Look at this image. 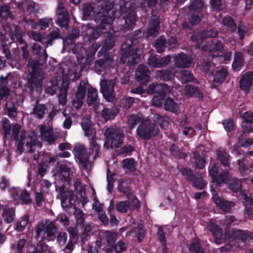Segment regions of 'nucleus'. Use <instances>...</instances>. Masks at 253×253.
Listing matches in <instances>:
<instances>
[{
  "label": "nucleus",
  "mask_w": 253,
  "mask_h": 253,
  "mask_svg": "<svg viewBox=\"0 0 253 253\" xmlns=\"http://www.w3.org/2000/svg\"><path fill=\"white\" fill-rule=\"evenodd\" d=\"M69 21L68 12L67 11L62 12L59 14L56 23L61 28L67 29L68 28Z\"/></svg>",
  "instance_id": "obj_33"
},
{
  "label": "nucleus",
  "mask_w": 253,
  "mask_h": 253,
  "mask_svg": "<svg viewBox=\"0 0 253 253\" xmlns=\"http://www.w3.org/2000/svg\"><path fill=\"white\" fill-rule=\"evenodd\" d=\"M204 6V1L203 0H191L189 6V11L202 13Z\"/></svg>",
  "instance_id": "obj_35"
},
{
  "label": "nucleus",
  "mask_w": 253,
  "mask_h": 253,
  "mask_svg": "<svg viewBox=\"0 0 253 253\" xmlns=\"http://www.w3.org/2000/svg\"><path fill=\"white\" fill-rule=\"evenodd\" d=\"M227 184L228 188L234 193H237L241 187L240 180L236 178H232L228 181Z\"/></svg>",
  "instance_id": "obj_49"
},
{
  "label": "nucleus",
  "mask_w": 253,
  "mask_h": 253,
  "mask_svg": "<svg viewBox=\"0 0 253 253\" xmlns=\"http://www.w3.org/2000/svg\"><path fill=\"white\" fill-rule=\"evenodd\" d=\"M191 182L193 187L199 190L204 189L207 184L206 181L200 174H196Z\"/></svg>",
  "instance_id": "obj_40"
},
{
  "label": "nucleus",
  "mask_w": 253,
  "mask_h": 253,
  "mask_svg": "<svg viewBox=\"0 0 253 253\" xmlns=\"http://www.w3.org/2000/svg\"><path fill=\"white\" fill-rule=\"evenodd\" d=\"M19 199L22 205H28L32 203L30 194L26 189L21 192Z\"/></svg>",
  "instance_id": "obj_60"
},
{
  "label": "nucleus",
  "mask_w": 253,
  "mask_h": 253,
  "mask_svg": "<svg viewBox=\"0 0 253 253\" xmlns=\"http://www.w3.org/2000/svg\"><path fill=\"white\" fill-rule=\"evenodd\" d=\"M130 204L128 201H121L116 205V210L123 213L126 212Z\"/></svg>",
  "instance_id": "obj_64"
},
{
  "label": "nucleus",
  "mask_w": 253,
  "mask_h": 253,
  "mask_svg": "<svg viewBox=\"0 0 253 253\" xmlns=\"http://www.w3.org/2000/svg\"><path fill=\"white\" fill-rule=\"evenodd\" d=\"M5 110L10 118H14L17 115V108L13 102H8L5 104Z\"/></svg>",
  "instance_id": "obj_42"
},
{
  "label": "nucleus",
  "mask_w": 253,
  "mask_h": 253,
  "mask_svg": "<svg viewBox=\"0 0 253 253\" xmlns=\"http://www.w3.org/2000/svg\"><path fill=\"white\" fill-rule=\"evenodd\" d=\"M222 24L231 32H234L237 28V24L230 16H226L222 19Z\"/></svg>",
  "instance_id": "obj_45"
},
{
  "label": "nucleus",
  "mask_w": 253,
  "mask_h": 253,
  "mask_svg": "<svg viewBox=\"0 0 253 253\" xmlns=\"http://www.w3.org/2000/svg\"><path fill=\"white\" fill-rule=\"evenodd\" d=\"M253 81V72L248 71L243 74L239 81V87L245 93L249 92Z\"/></svg>",
  "instance_id": "obj_14"
},
{
  "label": "nucleus",
  "mask_w": 253,
  "mask_h": 253,
  "mask_svg": "<svg viewBox=\"0 0 253 253\" xmlns=\"http://www.w3.org/2000/svg\"><path fill=\"white\" fill-rule=\"evenodd\" d=\"M98 15H96L95 20L96 22H100V23L96 26H88L86 31L85 38L90 43L99 38L101 33H103L107 27H110L114 20L112 17L104 15L102 16L100 19H98Z\"/></svg>",
  "instance_id": "obj_3"
},
{
  "label": "nucleus",
  "mask_w": 253,
  "mask_h": 253,
  "mask_svg": "<svg viewBox=\"0 0 253 253\" xmlns=\"http://www.w3.org/2000/svg\"><path fill=\"white\" fill-rule=\"evenodd\" d=\"M194 76L193 74L188 70H183L180 73V81L182 83L185 84L193 81Z\"/></svg>",
  "instance_id": "obj_62"
},
{
  "label": "nucleus",
  "mask_w": 253,
  "mask_h": 253,
  "mask_svg": "<svg viewBox=\"0 0 253 253\" xmlns=\"http://www.w3.org/2000/svg\"><path fill=\"white\" fill-rule=\"evenodd\" d=\"M104 146L107 149L119 148L124 142L125 135L124 130L118 127H107L105 131Z\"/></svg>",
  "instance_id": "obj_4"
},
{
  "label": "nucleus",
  "mask_w": 253,
  "mask_h": 253,
  "mask_svg": "<svg viewBox=\"0 0 253 253\" xmlns=\"http://www.w3.org/2000/svg\"><path fill=\"white\" fill-rule=\"evenodd\" d=\"M158 126L150 120H143L138 126L136 134L142 140L148 141L159 134Z\"/></svg>",
  "instance_id": "obj_5"
},
{
  "label": "nucleus",
  "mask_w": 253,
  "mask_h": 253,
  "mask_svg": "<svg viewBox=\"0 0 253 253\" xmlns=\"http://www.w3.org/2000/svg\"><path fill=\"white\" fill-rule=\"evenodd\" d=\"M150 72L148 68L144 64L139 65L135 72L136 81L142 84L146 85L149 81Z\"/></svg>",
  "instance_id": "obj_11"
},
{
  "label": "nucleus",
  "mask_w": 253,
  "mask_h": 253,
  "mask_svg": "<svg viewBox=\"0 0 253 253\" xmlns=\"http://www.w3.org/2000/svg\"><path fill=\"white\" fill-rule=\"evenodd\" d=\"M202 13L200 12H193L189 11L188 14V17L189 23L192 25H196L198 24L201 21V17Z\"/></svg>",
  "instance_id": "obj_47"
},
{
  "label": "nucleus",
  "mask_w": 253,
  "mask_h": 253,
  "mask_svg": "<svg viewBox=\"0 0 253 253\" xmlns=\"http://www.w3.org/2000/svg\"><path fill=\"white\" fill-rule=\"evenodd\" d=\"M74 214L75 215L77 224L81 225V226H83L84 225V222L85 221V219L84 217V214L83 212L79 209H78L76 207H75V208H74Z\"/></svg>",
  "instance_id": "obj_57"
},
{
  "label": "nucleus",
  "mask_w": 253,
  "mask_h": 253,
  "mask_svg": "<svg viewBox=\"0 0 253 253\" xmlns=\"http://www.w3.org/2000/svg\"><path fill=\"white\" fill-rule=\"evenodd\" d=\"M207 227L212 233L216 243L220 244L224 242L225 239L223 238V230L218 225L213 223H210L208 224Z\"/></svg>",
  "instance_id": "obj_18"
},
{
  "label": "nucleus",
  "mask_w": 253,
  "mask_h": 253,
  "mask_svg": "<svg viewBox=\"0 0 253 253\" xmlns=\"http://www.w3.org/2000/svg\"><path fill=\"white\" fill-rule=\"evenodd\" d=\"M116 83V80L114 79H103L100 82V92L103 97L109 102L113 101L115 99L114 87Z\"/></svg>",
  "instance_id": "obj_7"
},
{
  "label": "nucleus",
  "mask_w": 253,
  "mask_h": 253,
  "mask_svg": "<svg viewBox=\"0 0 253 253\" xmlns=\"http://www.w3.org/2000/svg\"><path fill=\"white\" fill-rule=\"evenodd\" d=\"M122 165L123 168L129 172H134L136 170V162L133 158L123 160L122 161Z\"/></svg>",
  "instance_id": "obj_38"
},
{
  "label": "nucleus",
  "mask_w": 253,
  "mask_h": 253,
  "mask_svg": "<svg viewBox=\"0 0 253 253\" xmlns=\"http://www.w3.org/2000/svg\"><path fill=\"white\" fill-rule=\"evenodd\" d=\"M60 174L62 175V180L65 182H69L71 179L70 177V169L66 165H60L59 167Z\"/></svg>",
  "instance_id": "obj_51"
},
{
  "label": "nucleus",
  "mask_w": 253,
  "mask_h": 253,
  "mask_svg": "<svg viewBox=\"0 0 253 253\" xmlns=\"http://www.w3.org/2000/svg\"><path fill=\"white\" fill-rule=\"evenodd\" d=\"M98 99V90L93 87L88 89L86 102L88 106H91L97 103Z\"/></svg>",
  "instance_id": "obj_32"
},
{
  "label": "nucleus",
  "mask_w": 253,
  "mask_h": 253,
  "mask_svg": "<svg viewBox=\"0 0 253 253\" xmlns=\"http://www.w3.org/2000/svg\"><path fill=\"white\" fill-rule=\"evenodd\" d=\"M171 56L169 55L161 58L157 55L151 54L148 59L149 65L152 68H162L167 66L171 61Z\"/></svg>",
  "instance_id": "obj_12"
},
{
  "label": "nucleus",
  "mask_w": 253,
  "mask_h": 253,
  "mask_svg": "<svg viewBox=\"0 0 253 253\" xmlns=\"http://www.w3.org/2000/svg\"><path fill=\"white\" fill-rule=\"evenodd\" d=\"M73 152L75 158L79 160L82 168L84 170L87 169L89 165V156L84 146L77 145L74 147Z\"/></svg>",
  "instance_id": "obj_8"
},
{
  "label": "nucleus",
  "mask_w": 253,
  "mask_h": 253,
  "mask_svg": "<svg viewBox=\"0 0 253 253\" xmlns=\"http://www.w3.org/2000/svg\"><path fill=\"white\" fill-rule=\"evenodd\" d=\"M1 126L3 130V137L5 138L10 134L11 126L9 120L6 118H3L1 120Z\"/></svg>",
  "instance_id": "obj_52"
},
{
  "label": "nucleus",
  "mask_w": 253,
  "mask_h": 253,
  "mask_svg": "<svg viewBox=\"0 0 253 253\" xmlns=\"http://www.w3.org/2000/svg\"><path fill=\"white\" fill-rule=\"evenodd\" d=\"M40 64L37 60L32 59L29 60L28 66L31 68L32 72L26 86L31 93L34 92L35 89L38 92L42 91V89L43 75L40 70Z\"/></svg>",
  "instance_id": "obj_2"
},
{
  "label": "nucleus",
  "mask_w": 253,
  "mask_h": 253,
  "mask_svg": "<svg viewBox=\"0 0 253 253\" xmlns=\"http://www.w3.org/2000/svg\"><path fill=\"white\" fill-rule=\"evenodd\" d=\"M222 48V43L217 40H212L210 42H208L202 47L203 51L210 52L221 51Z\"/></svg>",
  "instance_id": "obj_20"
},
{
  "label": "nucleus",
  "mask_w": 253,
  "mask_h": 253,
  "mask_svg": "<svg viewBox=\"0 0 253 253\" xmlns=\"http://www.w3.org/2000/svg\"><path fill=\"white\" fill-rule=\"evenodd\" d=\"M97 137L94 135L90 141L89 150L90 153L95 152V156L98 155L99 151L100 146L97 143Z\"/></svg>",
  "instance_id": "obj_58"
},
{
  "label": "nucleus",
  "mask_w": 253,
  "mask_h": 253,
  "mask_svg": "<svg viewBox=\"0 0 253 253\" xmlns=\"http://www.w3.org/2000/svg\"><path fill=\"white\" fill-rule=\"evenodd\" d=\"M217 194L212 197L213 201L216 205L222 211L228 212L230 211L231 208L234 206V203L229 202L218 197H216Z\"/></svg>",
  "instance_id": "obj_21"
},
{
  "label": "nucleus",
  "mask_w": 253,
  "mask_h": 253,
  "mask_svg": "<svg viewBox=\"0 0 253 253\" xmlns=\"http://www.w3.org/2000/svg\"><path fill=\"white\" fill-rule=\"evenodd\" d=\"M81 126L83 129L84 131L85 134L86 135L91 134L92 132L90 129L91 126V121L89 118L84 117L82 121Z\"/></svg>",
  "instance_id": "obj_59"
},
{
  "label": "nucleus",
  "mask_w": 253,
  "mask_h": 253,
  "mask_svg": "<svg viewBox=\"0 0 253 253\" xmlns=\"http://www.w3.org/2000/svg\"><path fill=\"white\" fill-rule=\"evenodd\" d=\"M15 211L13 208H4L3 210L2 217L4 221L7 223L13 220Z\"/></svg>",
  "instance_id": "obj_50"
},
{
  "label": "nucleus",
  "mask_w": 253,
  "mask_h": 253,
  "mask_svg": "<svg viewBox=\"0 0 253 253\" xmlns=\"http://www.w3.org/2000/svg\"><path fill=\"white\" fill-rule=\"evenodd\" d=\"M211 74L213 77L212 80L213 83L221 84L225 81L227 77L228 72L225 68H221L220 70L216 71L214 73L211 71Z\"/></svg>",
  "instance_id": "obj_23"
},
{
  "label": "nucleus",
  "mask_w": 253,
  "mask_h": 253,
  "mask_svg": "<svg viewBox=\"0 0 253 253\" xmlns=\"http://www.w3.org/2000/svg\"><path fill=\"white\" fill-rule=\"evenodd\" d=\"M116 42V37L113 34L107 33L101 50L98 52L97 55L100 56V53L103 51L106 52L111 49L115 45Z\"/></svg>",
  "instance_id": "obj_19"
},
{
  "label": "nucleus",
  "mask_w": 253,
  "mask_h": 253,
  "mask_svg": "<svg viewBox=\"0 0 253 253\" xmlns=\"http://www.w3.org/2000/svg\"><path fill=\"white\" fill-rule=\"evenodd\" d=\"M198 65L199 69L205 74L211 72V62L209 59L202 58L198 61Z\"/></svg>",
  "instance_id": "obj_37"
},
{
  "label": "nucleus",
  "mask_w": 253,
  "mask_h": 253,
  "mask_svg": "<svg viewBox=\"0 0 253 253\" xmlns=\"http://www.w3.org/2000/svg\"><path fill=\"white\" fill-rule=\"evenodd\" d=\"M121 15L125 21L124 27L125 29L132 30L136 22V12L132 9L126 8Z\"/></svg>",
  "instance_id": "obj_10"
},
{
  "label": "nucleus",
  "mask_w": 253,
  "mask_h": 253,
  "mask_svg": "<svg viewBox=\"0 0 253 253\" xmlns=\"http://www.w3.org/2000/svg\"><path fill=\"white\" fill-rule=\"evenodd\" d=\"M95 13L94 8L91 3H87L84 5L83 8V17L87 19Z\"/></svg>",
  "instance_id": "obj_54"
},
{
  "label": "nucleus",
  "mask_w": 253,
  "mask_h": 253,
  "mask_svg": "<svg viewBox=\"0 0 253 253\" xmlns=\"http://www.w3.org/2000/svg\"><path fill=\"white\" fill-rule=\"evenodd\" d=\"M184 90L185 94L189 97H195L199 100L203 98V94L198 87L192 85H186Z\"/></svg>",
  "instance_id": "obj_24"
},
{
  "label": "nucleus",
  "mask_w": 253,
  "mask_h": 253,
  "mask_svg": "<svg viewBox=\"0 0 253 253\" xmlns=\"http://www.w3.org/2000/svg\"><path fill=\"white\" fill-rule=\"evenodd\" d=\"M193 157L195 159V167L200 169L204 168L206 163V159L197 151L193 152Z\"/></svg>",
  "instance_id": "obj_44"
},
{
  "label": "nucleus",
  "mask_w": 253,
  "mask_h": 253,
  "mask_svg": "<svg viewBox=\"0 0 253 253\" xmlns=\"http://www.w3.org/2000/svg\"><path fill=\"white\" fill-rule=\"evenodd\" d=\"M245 64L244 54L240 51H236L234 54V60L232 67L234 71H239L241 70Z\"/></svg>",
  "instance_id": "obj_25"
},
{
  "label": "nucleus",
  "mask_w": 253,
  "mask_h": 253,
  "mask_svg": "<svg viewBox=\"0 0 253 253\" xmlns=\"http://www.w3.org/2000/svg\"><path fill=\"white\" fill-rule=\"evenodd\" d=\"M169 151L170 155L176 159H185L187 157V155L175 143H172L170 145Z\"/></svg>",
  "instance_id": "obj_29"
},
{
  "label": "nucleus",
  "mask_w": 253,
  "mask_h": 253,
  "mask_svg": "<svg viewBox=\"0 0 253 253\" xmlns=\"http://www.w3.org/2000/svg\"><path fill=\"white\" fill-rule=\"evenodd\" d=\"M170 91L169 86L165 84H152L148 86V92L149 94L157 93L166 96Z\"/></svg>",
  "instance_id": "obj_16"
},
{
  "label": "nucleus",
  "mask_w": 253,
  "mask_h": 253,
  "mask_svg": "<svg viewBox=\"0 0 253 253\" xmlns=\"http://www.w3.org/2000/svg\"><path fill=\"white\" fill-rule=\"evenodd\" d=\"M41 133L44 140L49 143L51 144L54 141L55 138L53 133L49 129L45 126H43L41 128Z\"/></svg>",
  "instance_id": "obj_46"
},
{
  "label": "nucleus",
  "mask_w": 253,
  "mask_h": 253,
  "mask_svg": "<svg viewBox=\"0 0 253 253\" xmlns=\"http://www.w3.org/2000/svg\"><path fill=\"white\" fill-rule=\"evenodd\" d=\"M45 227L44 234L42 238V241H46L47 242L54 241V239L51 238L54 236L57 231V228L52 222L45 225Z\"/></svg>",
  "instance_id": "obj_22"
},
{
  "label": "nucleus",
  "mask_w": 253,
  "mask_h": 253,
  "mask_svg": "<svg viewBox=\"0 0 253 253\" xmlns=\"http://www.w3.org/2000/svg\"><path fill=\"white\" fill-rule=\"evenodd\" d=\"M58 192L57 198L60 199L61 207L65 211L75 208V196L73 191L68 190L64 185H62L58 187Z\"/></svg>",
  "instance_id": "obj_6"
},
{
  "label": "nucleus",
  "mask_w": 253,
  "mask_h": 253,
  "mask_svg": "<svg viewBox=\"0 0 253 253\" xmlns=\"http://www.w3.org/2000/svg\"><path fill=\"white\" fill-rule=\"evenodd\" d=\"M217 159L220 162L224 168L230 167V155L224 150H217L216 151Z\"/></svg>",
  "instance_id": "obj_27"
},
{
  "label": "nucleus",
  "mask_w": 253,
  "mask_h": 253,
  "mask_svg": "<svg viewBox=\"0 0 253 253\" xmlns=\"http://www.w3.org/2000/svg\"><path fill=\"white\" fill-rule=\"evenodd\" d=\"M118 233L116 232H111L109 230H107L104 232V235L106 239L108 245L110 247L109 248L113 247L115 242L118 238Z\"/></svg>",
  "instance_id": "obj_41"
},
{
  "label": "nucleus",
  "mask_w": 253,
  "mask_h": 253,
  "mask_svg": "<svg viewBox=\"0 0 253 253\" xmlns=\"http://www.w3.org/2000/svg\"><path fill=\"white\" fill-rule=\"evenodd\" d=\"M46 110V107L43 104H39V101L37 100L33 109L32 114L36 118L42 119L43 118Z\"/></svg>",
  "instance_id": "obj_28"
},
{
  "label": "nucleus",
  "mask_w": 253,
  "mask_h": 253,
  "mask_svg": "<svg viewBox=\"0 0 253 253\" xmlns=\"http://www.w3.org/2000/svg\"><path fill=\"white\" fill-rule=\"evenodd\" d=\"M153 46L156 49L158 53H161L164 52L167 47V42L165 36L162 35L156 39Z\"/></svg>",
  "instance_id": "obj_31"
},
{
  "label": "nucleus",
  "mask_w": 253,
  "mask_h": 253,
  "mask_svg": "<svg viewBox=\"0 0 253 253\" xmlns=\"http://www.w3.org/2000/svg\"><path fill=\"white\" fill-rule=\"evenodd\" d=\"M192 62V58L184 53H180L174 57V63L178 68H188Z\"/></svg>",
  "instance_id": "obj_17"
},
{
  "label": "nucleus",
  "mask_w": 253,
  "mask_h": 253,
  "mask_svg": "<svg viewBox=\"0 0 253 253\" xmlns=\"http://www.w3.org/2000/svg\"><path fill=\"white\" fill-rule=\"evenodd\" d=\"M114 60L112 57L107 54H105L102 58L96 60L94 64L93 68L95 72L100 74L110 68Z\"/></svg>",
  "instance_id": "obj_9"
},
{
  "label": "nucleus",
  "mask_w": 253,
  "mask_h": 253,
  "mask_svg": "<svg viewBox=\"0 0 253 253\" xmlns=\"http://www.w3.org/2000/svg\"><path fill=\"white\" fill-rule=\"evenodd\" d=\"M231 235L232 237L238 240H241L243 242H246L247 241L250 240L251 238V237H250L244 231L240 230H235L233 231Z\"/></svg>",
  "instance_id": "obj_43"
},
{
  "label": "nucleus",
  "mask_w": 253,
  "mask_h": 253,
  "mask_svg": "<svg viewBox=\"0 0 253 253\" xmlns=\"http://www.w3.org/2000/svg\"><path fill=\"white\" fill-rule=\"evenodd\" d=\"M156 75L164 81H172L175 77L174 73L169 69L158 70L156 72Z\"/></svg>",
  "instance_id": "obj_30"
},
{
  "label": "nucleus",
  "mask_w": 253,
  "mask_h": 253,
  "mask_svg": "<svg viewBox=\"0 0 253 253\" xmlns=\"http://www.w3.org/2000/svg\"><path fill=\"white\" fill-rule=\"evenodd\" d=\"M224 169L222 170L217 178V181L215 182V183L217 185H220L221 183H227L228 181L232 178L231 173L230 172L231 169L230 167L224 168Z\"/></svg>",
  "instance_id": "obj_26"
},
{
  "label": "nucleus",
  "mask_w": 253,
  "mask_h": 253,
  "mask_svg": "<svg viewBox=\"0 0 253 253\" xmlns=\"http://www.w3.org/2000/svg\"><path fill=\"white\" fill-rule=\"evenodd\" d=\"M218 32L215 28H211L203 30L200 34V41H203L208 38H212L217 37Z\"/></svg>",
  "instance_id": "obj_36"
},
{
  "label": "nucleus",
  "mask_w": 253,
  "mask_h": 253,
  "mask_svg": "<svg viewBox=\"0 0 253 253\" xmlns=\"http://www.w3.org/2000/svg\"><path fill=\"white\" fill-rule=\"evenodd\" d=\"M143 36L144 34L141 30H136L131 37L130 44L125 43L122 44V57L120 59L121 62L123 63L127 62L128 65L132 66L139 61L140 55L137 53L136 49L134 50L132 44L138 42V40L143 38Z\"/></svg>",
  "instance_id": "obj_1"
},
{
  "label": "nucleus",
  "mask_w": 253,
  "mask_h": 253,
  "mask_svg": "<svg viewBox=\"0 0 253 253\" xmlns=\"http://www.w3.org/2000/svg\"><path fill=\"white\" fill-rule=\"evenodd\" d=\"M87 81L81 80L78 85L77 91L75 93V98L84 99L86 92Z\"/></svg>",
  "instance_id": "obj_34"
},
{
  "label": "nucleus",
  "mask_w": 253,
  "mask_h": 253,
  "mask_svg": "<svg viewBox=\"0 0 253 253\" xmlns=\"http://www.w3.org/2000/svg\"><path fill=\"white\" fill-rule=\"evenodd\" d=\"M155 119L162 128L164 129H167L169 124L168 117L157 114L155 115Z\"/></svg>",
  "instance_id": "obj_48"
},
{
  "label": "nucleus",
  "mask_w": 253,
  "mask_h": 253,
  "mask_svg": "<svg viewBox=\"0 0 253 253\" xmlns=\"http://www.w3.org/2000/svg\"><path fill=\"white\" fill-rule=\"evenodd\" d=\"M181 172L182 174L185 176L186 179L191 182L194 178L196 174L194 173L191 169L188 167H183L181 169Z\"/></svg>",
  "instance_id": "obj_61"
},
{
  "label": "nucleus",
  "mask_w": 253,
  "mask_h": 253,
  "mask_svg": "<svg viewBox=\"0 0 253 253\" xmlns=\"http://www.w3.org/2000/svg\"><path fill=\"white\" fill-rule=\"evenodd\" d=\"M117 114L115 111L110 110L108 108H104L101 111V117L106 122L114 119Z\"/></svg>",
  "instance_id": "obj_55"
},
{
  "label": "nucleus",
  "mask_w": 253,
  "mask_h": 253,
  "mask_svg": "<svg viewBox=\"0 0 253 253\" xmlns=\"http://www.w3.org/2000/svg\"><path fill=\"white\" fill-rule=\"evenodd\" d=\"M164 105L167 111L176 112L177 110V104L170 97H168L166 100Z\"/></svg>",
  "instance_id": "obj_56"
},
{
  "label": "nucleus",
  "mask_w": 253,
  "mask_h": 253,
  "mask_svg": "<svg viewBox=\"0 0 253 253\" xmlns=\"http://www.w3.org/2000/svg\"><path fill=\"white\" fill-rule=\"evenodd\" d=\"M237 164L240 172L243 176L249 175L250 172L253 171V165H251L249 168L247 165L245 164L243 160H238Z\"/></svg>",
  "instance_id": "obj_39"
},
{
  "label": "nucleus",
  "mask_w": 253,
  "mask_h": 253,
  "mask_svg": "<svg viewBox=\"0 0 253 253\" xmlns=\"http://www.w3.org/2000/svg\"><path fill=\"white\" fill-rule=\"evenodd\" d=\"M160 29V18L159 15L156 14H152L151 19L149 22L147 35L150 37L155 38L159 34Z\"/></svg>",
  "instance_id": "obj_13"
},
{
  "label": "nucleus",
  "mask_w": 253,
  "mask_h": 253,
  "mask_svg": "<svg viewBox=\"0 0 253 253\" xmlns=\"http://www.w3.org/2000/svg\"><path fill=\"white\" fill-rule=\"evenodd\" d=\"M219 167V164L217 163H215L211 168H209V175L213 183H215V182L217 181V178L218 177L217 173Z\"/></svg>",
  "instance_id": "obj_53"
},
{
  "label": "nucleus",
  "mask_w": 253,
  "mask_h": 253,
  "mask_svg": "<svg viewBox=\"0 0 253 253\" xmlns=\"http://www.w3.org/2000/svg\"><path fill=\"white\" fill-rule=\"evenodd\" d=\"M245 200L246 203H247V204L245 205L247 213L251 218H253V198L247 197Z\"/></svg>",
  "instance_id": "obj_63"
},
{
  "label": "nucleus",
  "mask_w": 253,
  "mask_h": 253,
  "mask_svg": "<svg viewBox=\"0 0 253 253\" xmlns=\"http://www.w3.org/2000/svg\"><path fill=\"white\" fill-rule=\"evenodd\" d=\"M170 91L169 86L165 84H152L148 86V92L149 94L157 93L166 96Z\"/></svg>",
  "instance_id": "obj_15"
}]
</instances>
